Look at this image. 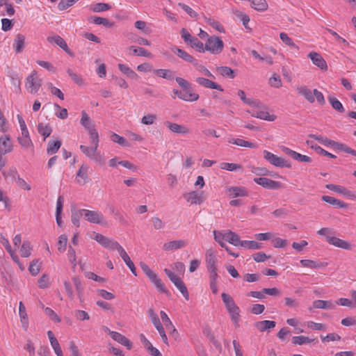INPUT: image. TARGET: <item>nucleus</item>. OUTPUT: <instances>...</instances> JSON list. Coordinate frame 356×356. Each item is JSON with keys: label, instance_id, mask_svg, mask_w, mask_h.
Masks as SVG:
<instances>
[{"label": "nucleus", "instance_id": "f257e3e1", "mask_svg": "<svg viewBox=\"0 0 356 356\" xmlns=\"http://www.w3.org/2000/svg\"><path fill=\"white\" fill-rule=\"evenodd\" d=\"M175 80L178 85L182 88L183 100L186 102H195L199 99L200 96L195 92L192 85L186 79L181 77H176Z\"/></svg>", "mask_w": 356, "mask_h": 356}, {"label": "nucleus", "instance_id": "f03ea898", "mask_svg": "<svg viewBox=\"0 0 356 356\" xmlns=\"http://www.w3.org/2000/svg\"><path fill=\"white\" fill-rule=\"evenodd\" d=\"M224 48V42L221 38L216 35L209 37L204 44V52L206 51L212 54H220Z\"/></svg>", "mask_w": 356, "mask_h": 356}, {"label": "nucleus", "instance_id": "7ed1b4c3", "mask_svg": "<svg viewBox=\"0 0 356 356\" xmlns=\"http://www.w3.org/2000/svg\"><path fill=\"white\" fill-rule=\"evenodd\" d=\"M83 218L90 223L101 225H107L104 216L99 211H92L83 209Z\"/></svg>", "mask_w": 356, "mask_h": 356}, {"label": "nucleus", "instance_id": "20e7f679", "mask_svg": "<svg viewBox=\"0 0 356 356\" xmlns=\"http://www.w3.org/2000/svg\"><path fill=\"white\" fill-rule=\"evenodd\" d=\"M42 85V81L38 77L36 71H33L26 80L25 88L31 94H35L38 92Z\"/></svg>", "mask_w": 356, "mask_h": 356}, {"label": "nucleus", "instance_id": "39448f33", "mask_svg": "<svg viewBox=\"0 0 356 356\" xmlns=\"http://www.w3.org/2000/svg\"><path fill=\"white\" fill-rule=\"evenodd\" d=\"M326 188L334 191L339 194L343 195L350 200H356V193L354 191H350L344 186L328 184L325 186Z\"/></svg>", "mask_w": 356, "mask_h": 356}, {"label": "nucleus", "instance_id": "423d86ee", "mask_svg": "<svg viewBox=\"0 0 356 356\" xmlns=\"http://www.w3.org/2000/svg\"><path fill=\"white\" fill-rule=\"evenodd\" d=\"M264 157L270 164L275 167H288L286 162L277 155L267 151H264Z\"/></svg>", "mask_w": 356, "mask_h": 356}, {"label": "nucleus", "instance_id": "0eeeda50", "mask_svg": "<svg viewBox=\"0 0 356 356\" xmlns=\"http://www.w3.org/2000/svg\"><path fill=\"white\" fill-rule=\"evenodd\" d=\"M184 199L191 204H201L204 200L203 192L193 191L183 195Z\"/></svg>", "mask_w": 356, "mask_h": 356}, {"label": "nucleus", "instance_id": "6e6552de", "mask_svg": "<svg viewBox=\"0 0 356 356\" xmlns=\"http://www.w3.org/2000/svg\"><path fill=\"white\" fill-rule=\"evenodd\" d=\"M261 107L262 106L261 104L260 103L259 107H257V109L253 110L252 112H250V113L254 118H257L269 122L275 121V119L277 118L276 115H270L266 110H260L259 108Z\"/></svg>", "mask_w": 356, "mask_h": 356}, {"label": "nucleus", "instance_id": "1a4fd4ad", "mask_svg": "<svg viewBox=\"0 0 356 356\" xmlns=\"http://www.w3.org/2000/svg\"><path fill=\"white\" fill-rule=\"evenodd\" d=\"M254 181L257 184L268 189H277L281 184L278 181L272 180L266 177H257L254 179Z\"/></svg>", "mask_w": 356, "mask_h": 356}, {"label": "nucleus", "instance_id": "9d476101", "mask_svg": "<svg viewBox=\"0 0 356 356\" xmlns=\"http://www.w3.org/2000/svg\"><path fill=\"white\" fill-rule=\"evenodd\" d=\"M326 241L329 244L343 250H350L352 249L350 243L335 236H326Z\"/></svg>", "mask_w": 356, "mask_h": 356}, {"label": "nucleus", "instance_id": "9b49d317", "mask_svg": "<svg viewBox=\"0 0 356 356\" xmlns=\"http://www.w3.org/2000/svg\"><path fill=\"white\" fill-rule=\"evenodd\" d=\"M147 277L159 292L170 295L169 291L165 287L164 283L156 273H154Z\"/></svg>", "mask_w": 356, "mask_h": 356}, {"label": "nucleus", "instance_id": "f8f14e48", "mask_svg": "<svg viewBox=\"0 0 356 356\" xmlns=\"http://www.w3.org/2000/svg\"><path fill=\"white\" fill-rule=\"evenodd\" d=\"M308 57L315 65L318 66L321 70H326L327 69V63L321 54L312 51L308 54Z\"/></svg>", "mask_w": 356, "mask_h": 356}, {"label": "nucleus", "instance_id": "ddd939ff", "mask_svg": "<svg viewBox=\"0 0 356 356\" xmlns=\"http://www.w3.org/2000/svg\"><path fill=\"white\" fill-rule=\"evenodd\" d=\"M195 81L197 83L205 87L206 88L215 89L221 92L223 91V88L221 87V86L208 79L204 77H197L195 79Z\"/></svg>", "mask_w": 356, "mask_h": 356}, {"label": "nucleus", "instance_id": "4468645a", "mask_svg": "<svg viewBox=\"0 0 356 356\" xmlns=\"http://www.w3.org/2000/svg\"><path fill=\"white\" fill-rule=\"evenodd\" d=\"M110 336L114 341L125 346L128 350L131 349L133 346L132 343L125 336L122 335V334L118 332H110Z\"/></svg>", "mask_w": 356, "mask_h": 356}, {"label": "nucleus", "instance_id": "2eb2a0df", "mask_svg": "<svg viewBox=\"0 0 356 356\" xmlns=\"http://www.w3.org/2000/svg\"><path fill=\"white\" fill-rule=\"evenodd\" d=\"M187 243L184 240H175L165 243L163 245L164 251H171L186 247Z\"/></svg>", "mask_w": 356, "mask_h": 356}, {"label": "nucleus", "instance_id": "dca6fc26", "mask_svg": "<svg viewBox=\"0 0 356 356\" xmlns=\"http://www.w3.org/2000/svg\"><path fill=\"white\" fill-rule=\"evenodd\" d=\"M205 256L207 270L217 269V257L215 252L212 249H209L207 250Z\"/></svg>", "mask_w": 356, "mask_h": 356}, {"label": "nucleus", "instance_id": "f3484780", "mask_svg": "<svg viewBox=\"0 0 356 356\" xmlns=\"http://www.w3.org/2000/svg\"><path fill=\"white\" fill-rule=\"evenodd\" d=\"M17 140L21 147L24 149H29L33 147L29 131L21 132V136L17 138Z\"/></svg>", "mask_w": 356, "mask_h": 356}, {"label": "nucleus", "instance_id": "a211bd4d", "mask_svg": "<svg viewBox=\"0 0 356 356\" xmlns=\"http://www.w3.org/2000/svg\"><path fill=\"white\" fill-rule=\"evenodd\" d=\"M166 127L172 132L179 134H187L190 132V130L186 126L179 124L177 123L166 121L165 122Z\"/></svg>", "mask_w": 356, "mask_h": 356}, {"label": "nucleus", "instance_id": "6ab92c4d", "mask_svg": "<svg viewBox=\"0 0 356 356\" xmlns=\"http://www.w3.org/2000/svg\"><path fill=\"white\" fill-rule=\"evenodd\" d=\"M71 221L76 227H80V218H83V209H79L75 206L71 207Z\"/></svg>", "mask_w": 356, "mask_h": 356}, {"label": "nucleus", "instance_id": "aec40b11", "mask_svg": "<svg viewBox=\"0 0 356 356\" xmlns=\"http://www.w3.org/2000/svg\"><path fill=\"white\" fill-rule=\"evenodd\" d=\"M229 196L231 197H246L248 195V191L243 186H232L227 188Z\"/></svg>", "mask_w": 356, "mask_h": 356}, {"label": "nucleus", "instance_id": "412c9836", "mask_svg": "<svg viewBox=\"0 0 356 356\" xmlns=\"http://www.w3.org/2000/svg\"><path fill=\"white\" fill-rule=\"evenodd\" d=\"M284 152L290 156L293 159L300 161V162H306L309 163L312 161V159L306 155H302L298 152H296V151H293L288 147H285L284 149Z\"/></svg>", "mask_w": 356, "mask_h": 356}, {"label": "nucleus", "instance_id": "4be33fe9", "mask_svg": "<svg viewBox=\"0 0 356 356\" xmlns=\"http://www.w3.org/2000/svg\"><path fill=\"white\" fill-rule=\"evenodd\" d=\"M19 314L20 317V321L23 329L26 331L29 327V319L28 315L26 311V307L22 302H19Z\"/></svg>", "mask_w": 356, "mask_h": 356}, {"label": "nucleus", "instance_id": "5701e85b", "mask_svg": "<svg viewBox=\"0 0 356 356\" xmlns=\"http://www.w3.org/2000/svg\"><path fill=\"white\" fill-rule=\"evenodd\" d=\"M152 72L158 77L167 80H172L175 79V72L170 69H154Z\"/></svg>", "mask_w": 356, "mask_h": 356}, {"label": "nucleus", "instance_id": "b1692460", "mask_svg": "<svg viewBox=\"0 0 356 356\" xmlns=\"http://www.w3.org/2000/svg\"><path fill=\"white\" fill-rule=\"evenodd\" d=\"M171 49L172 52L175 53L178 57L181 58V59L188 63L193 64L194 62L196 60V59L194 58L192 56H191L186 51L179 47H174Z\"/></svg>", "mask_w": 356, "mask_h": 356}, {"label": "nucleus", "instance_id": "393cba45", "mask_svg": "<svg viewBox=\"0 0 356 356\" xmlns=\"http://www.w3.org/2000/svg\"><path fill=\"white\" fill-rule=\"evenodd\" d=\"M296 90L298 95L303 96L309 103H314L315 102L313 91L308 87L300 86L297 88Z\"/></svg>", "mask_w": 356, "mask_h": 356}, {"label": "nucleus", "instance_id": "a878e982", "mask_svg": "<svg viewBox=\"0 0 356 356\" xmlns=\"http://www.w3.org/2000/svg\"><path fill=\"white\" fill-rule=\"evenodd\" d=\"M171 282L179 290V291L181 293L185 299L188 300L189 299V293L182 280L178 276H177L172 280H171Z\"/></svg>", "mask_w": 356, "mask_h": 356}, {"label": "nucleus", "instance_id": "bb28decb", "mask_svg": "<svg viewBox=\"0 0 356 356\" xmlns=\"http://www.w3.org/2000/svg\"><path fill=\"white\" fill-rule=\"evenodd\" d=\"M306 143L308 146H309L312 149H314L317 154H322L326 156H328L331 159H335L336 156L328 152L327 151L325 150L322 147H321L319 145L316 144L314 141L307 140L306 141Z\"/></svg>", "mask_w": 356, "mask_h": 356}, {"label": "nucleus", "instance_id": "cd10ccee", "mask_svg": "<svg viewBox=\"0 0 356 356\" xmlns=\"http://www.w3.org/2000/svg\"><path fill=\"white\" fill-rule=\"evenodd\" d=\"M275 325L276 323L274 321L264 320L256 322L254 323V327L260 332H264L267 330L274 328Z\"/></svg>", "mask_w": 356, "mask_h": 356}, {"label": "nucleus", "instance_id": "c85d7f7f", "mask_svg": "<svg viewBox=\"0 0 356 356\" xmlns=\"http://www.w3.org/2000/svg\"><path fill=\"white\" fill-rule=\"evenodd\" d=\"M25 36L21 33L16 35L13 42V49L15 53H20L24 47Z\"/></svg>", "mask_w": 356, "mask_h": 356}, {"label": "nucleus", "instance_id": "c756f323", "mask_svg": "<svg viewBox=\"0 0 356 356\" xmlns=\"http://www.w3.org/2000/svg\"><path fill=\"white\" fill-rule=\"evenodd\" d=\"M321 200L330 204L334 206L337 208H339V209H343V208H346L347 207V204L345 202H343V201L336 199L331 196L323 195V196H322Z\"/></svg>", "mask_w": 356, "mask_h": 356}, {"label": "nucleus", "instance_id": "7c9ffc66", "mask_svg": "<svg viewBox=\"0 0 356 356\" xmlns=\"http://www.w3.org/2000/svg\"><path fill=\"white\" fill-rule=\"evenodd\" d=\"M228 143L234 145H236L241 147H249V148H257L258 145L256 143L245 140L241 138H229Z\"/></svg>", "mask_w": 356, "mask_h": 356}, {"label": "nucleus", "instance_id": "2f4dec72", "mask_svg": "<svg viewBox=\"0 0 356 356\" xmlns=\"http://www.w3.org/2000/svg\"><path fill=\"white\" fill-rule=\"evenodd\" d=\"M47 41L50 43H56L61 49L65 50L66 52H69V49L66 42L59 35L49 36L47 38Z\"/></svg>", "mask_w": 356, "mask_h": 356}, {"label": "nucleus", "instance_id": "473e14b6", "mask_svg": "<svg viewBox=\"0 0 356 356\" xmlns=\"http://www.w3.org/2000/svg\"><path fill=\"white\" fill-rule=\"evenodd\" d=\"M300 264L303 267H307L312 269L320 268L327 266V263L317 262L316 261L310 259H301L300 261Z\"/></svg>", "mask_w": 356, "mask_h": 356}, {"label": "nucleus", "instance_id": "72a5a7b5", "mask_svg": "<svg viewBox=\"0 0 356 356\" xmlns=\"http://www.w3.org/2000/svg\"><path fill=\"white\" fill-rule=\"evenodd\" d=\"M80 123L88 132L89 131V130L95 128L91 119L90 118L87 113L84 111L81 112V118L80 120Z\"/></svg>", "mask_w": 356, "mask_h": 356}, {"label": "nucleus", "instance_id": "f704fd0d", "mask_svg": "<svg viewBox=\"0 0 356 356\" xmlns=\"http://www.w3.org/2000/svg\"><path fill=\"white\" fill-rule=\"evenodd\" d=\"M313 306L317 309H333L335 305L330 300H317L313 302Z\"/></svg>", "mask_w": 356, "mask_h": 356}, {"label": "nucleus", "instance_id": "c9c22d12", "mask_svg": "<svg viewBox=\"0 0 356 356\" xmlns=\"http://www.w3.org/2000/svg\"><path fill=\"white\" fill-rule=\"evenodd\" d=\"M118 68L127 77H129L131 79H134V80L138 79V74L132 69H131L129 66H127L124 64L120 63V64H118Z\"/></svg>", "mask_w": 356, "mask_h": 356}, {"label": "nucleus", "instance_id": "e433bc0d", "mask_svg": "<svg viewBox=\"0 0 356 356\" xmlns=\"http://www.w3.org/2000/svg\"><path fill=\"white\" fill-rule=\"evenodd\" d=\"M226 241L234 246H241L242 241L240 240L239 236L230 230L227 231Z\"/></svg>", "mask_w": 356, "mask_h": 356}, {"label": "nucleus", "instance_id": "4c0bfd02", "mask_svg": "<svg viewBox=\"0 0 356 356\" xmlns=\"http://www.w3.org/2000/svg\"><path fill=\"white\" fill-rule=\"evenodd\" d=\"M238 95L240 97V99L248 105L254 107H259V105L260 104V102H259L258 100L247 98L245 92L242 90H239L238 91Z\"/></svg>", "mask_w": 356, "mask_h": 356}, {"label": "nucleus", "instance_id": "58836bf2", "mask_svg": "<svg viewBox=\"0 0 356 356\" xmlns=\"http://www.w3.org/2000/svg\"><path fill=\"white\" fill-rule=\"evenodd\" d=\"M251 3L252 8L257 11H265L268 9V3L266 0H248Z\"/></svg>", "mask_w": 356, "mask_h": 356}, {"label": "nucleus", "instance_id": "ea45409f", "mask_svg": "<svg viewBox=\"0 0 356 356\" xmlns=\"http://www.w3.org/2000/svg\"><path fill=\"white\" fill-rule=\"evenodd\" d=\"M232 321L236 326H238L240 309L237 305L227 310Z\"/></svg>", "mask_w": 356, "mask_h": 356}, {"label": "nucleus", "instance_id": "a19ab883", "mask_svg": "<svg viewBox=\"0 0 356 356\" xmlns=\"http://www.w3.org/2000/svg\"><path fill=\"white\" fill-rule=\"evenodd\" d=\"M329 102L330 103L332 107L339 113H344L345 108L342 104L334 97H327Z\"/></svg>", "mask_w": 356, "mask_h": 356}, {"label": "nucleus", "instance_id": "79ce46f5", "mask_svg": "<svg viewBox=\"0 0 356 356\" xmlns=\"http://www.w3.org/2000/svg\"><path fill=\"white\" fill-rule=\"evenodd\" d=\"M97 149V146L94 145L93 147H89L85 145H81L80 149L81 151L85 154L89 159H95V153Z\"/></svg>", "mask_w": 356, "mask_h": 356}, {"label": "nucleus", "instance_id": "37998d69", "mask_svg": "<svg viewBox=\"0 0 356 356\" xmlns=\"http://www.w3.org/2000/svg\"><path fill=\"white\" fill-rule=\"evenodd\" d=\"M61 146V141L60 140H56L54 141H49L48 143V146L47 149V152L48 154H53L58 152Z\"/></svg>", "mask_w": 356, "mask_h": 356}, {"label": "nucleus", "instance_id": "c03bdc74", "mask_svg": "<svg viewBox=\"0 0 356 356\" xmlns=\"http://www.w3.org/2000/svg\"><path fill=\"white\" fill-rule=\"evenodd\" d=\"M218 72L222 76L234 79L235 77L233 70L227 66H220L217 67Z\"/></svg>", "mask_w": 356, "mask_h": 356}, {"label": "nucleus", "instance_id": "a18cd8bd", "mask_svg": "<svg viewBox=\"0 0 356 356\" xmlns=\"http://www.w3.org/2000/svg\"><path fill=\"white\" fill-rule=\"evenodd\" d=\"M88 168L89 167L87 165L83 164L76 172V177L83 179V183H86L90 180L88 175Z\"/></svg>", "mask_w": 356, "mask_h": 356}, {"label": "nucleus", "instance_id": "49530a36", "mask_svg": "<svg viewBox=\"0 0 356 356\" xmlns=\"http://www.w3.org/2000/svg\"><path fill=\"white\" fill-rule=\"evenodd\" d=\"M204 20L207 24H208L209 26H212L213 29H215L216 31L224 33L225 29L222 26V25L218 21L215 20L213 18L211 17H204Z\"/></svg>", "mask_w": 356, "mask_h": 356}, {"label": "nucleus", "instance_id": "de8ad7c7", "mask_svg": "<svg viewBox=\"0 0 356 356\" xmlns=\"http://www.w3.org/2000/svg\"><path fill=\"white\" fill-rule=\"evenodd\" d=\"M111 6L106 3H96L90 6V10L95 13H100L110 10Z\"/></svg>", "mask_w": 356, "mask_h": 356}, {"label": "nucleus", "instance_id": "09e8293b", "mask_svg": "<svg viewBox=\"0 0 356 356\" xmlns=\"http://www.w3.org/2000/svg\"><path fill=\"white\" fill-rule=\"evenodd\" d=\"M38 131L42 136H44V138H46L51 135L52 129L48 124L39 123L38 125Z\"/></svg>", "mask_w": 356, "mask_h": 356}, {"label": "nucleus", "instance_id": "8fccbe9b", "mask_svg": "<svg viewBox=\"0 0 356 356\" xmlns=\"http://www.w3.org/2000/svg\"><path fill=\"white\" fill-rule=\"evenodd\" d=\"M241 247L251 250H259L262 248V245L254 241H242Z\"/></svg>", "mask_w": 356, "mask_h": 356}, {"label": "nucleus", "instance_id": "3c124183", "mask_svg": "<svg viewBox=\"0 0 356 356\" xmlns=\"http://www.w3.org/2000/svg\"><path fill=\"white\" fill-rule=\"evenodd\" d=\"M221 297L227 310L236 305L232 297H231L229 294L222 293L221 294Z\"/></svg>", "mask_w": 356, "mask_h": 356}, {"label": "nucleus", "instance_id": "603ef678", "mask_svg": "<svg viewBox=\"0 0 356 356\" xmlns=\"http://www.w3.org/2000/svg\"><path fill=\"white\" fill-rule=\"evenodd\" d=\"M220 168L222 170L231 172L237 171L242 169V166L241 165L233 163H221L220 164Z\"/></svg>", "mask_w": 356, "mask_h": 356}, {"label": "nucleus", "instance_id": "864d4df0", "mask_svg": "<svg viewBox=\"0 0 356 356\" xmlns=\"http://www.w3.org/2000/svg\"><path fill=\"white\" fill-rule=\"evenodd\" d=\"M32 248L30 242L24 241L20 249V254L22 257H29L31 254Z\"/></svg>", "mask_w": 356, "mask_h": 356}, {"label": "nucleus", "instance_id": "5fc2aeb1", "mask_svg": "<svg viewBox=\"0 0 356 356\" xmlns=\"http://www.w3.org/2000/svg\"><path fill=\"white\" fill-rule=\"evenodd\" d=\"M321 339L323 343H329L330 341H340L341 337L335 333H329L326 336L321 335Z\"/></svg>", "mask_w": 356, "mask_h": 356}, {"label": "nucleus", "instance_id": "6e6d98bb", "mask_svg": "<svg viewBox=\"0 0 356 356\" xmlns=\"http://www.w3.org/2000/svg\"><path fill=\"white\" fill-rule=\"evenodd\" d=\"M193 65L195 66L196 70L203 75L212 79H215V76L205 66L198 64L197 60L194 62Z\"/></svg>", "mask_w": 356, "mask_h": 356}, {"label": "nucleus", "instance_id": "4d7b16f0", "mask_svg": "<svg viewBox=\"0 0 356 356\" xmlns=\"http://www.w3.org/2000/svg\"><path fill=\"white\" fill-rule=\"evenodd\" d=\"M234 14L238 19H241V21L243 23V25L245 26V29H250L248 26L250 17L247 14H245L239 10H236L234 12Z\"/></svg>", "mask_w": 356, "mask_h": 356}, {"label": "nucleus", "instance_id": "13d9d810", "mask_svg": "<svg viewBox=\"0 0 356 356\" xmlns=\"http://www.w3.org/2000/svg\"><path fill=\"white\" fill-rule=\"evenodd\" d=\"M67 236L65 234H62L58 237L57 243L58 250L60 252H65L67 244Z\"/></svg>", "mask_w": 356, "mask_h": 356}, {"label": "nucleus", "instance_id": "bf43d9fd", "mask_svg": "<svg viewBox=\"0 0 356 356\" xmlns=\"http://www.w3.org/2000/svg\"><path fill=\"white\" fill-rule=\"evenodd\" d=\"M315 341V339H311L305 336H297L292 338V343L293 344L302 345L304 343H311Z\"/></svg>", "mask_w": 356, "mask_h": 356}, {"label": "nucleus", "instance_id": "052dcab7", "mask_svg": "<svg viewBox=\"0 0 356 356\" xmlns=\"http://www.w3.org/2000/svg\"><path fill=\"white\" fill-rule=\"evenodd\" d=\"M189 45L192 48L195 49L197 51L200 53H204V44H203V42L200 41L199 39L197 38L196 37H195L193 39L192 42L189 44Z\"/></svg>", "mask_w": 356, "mask_h": 356}, {"label": "nucleus", "instance_id": "680f3d73", "mask_svg": "<svg viewBox=\"0 0 356 356\" xmlns=\"http://www.w3.org/2000/svg\"><path fill=\"white\" fill-rule=\"evenodd\" d=\"M72 281H73L74 285L76 288L77 295H78L79 298L81 299L83 296V287L82 286L81 281L80 280V279L79 277H74L72 278Z\"/></svg>", "mask_w": 356, "mask_h": 356}, {"label": "nucleus", "instance_id": "e2e57ef3", "mask_svg": "<svg viewBox=\"0 0 356 356\" xmlns=\"http://www.w3.org/2000/svg\"><path fill=\"white\" fill-rule=\"evenodd\" d=\"M76 0H60L58 4L59 10H65L76 3Z\"/></svg>", "mask_w": 356, "mask_h": 356}, {"label": "nucleus", "instance_id": "0e129e2a", "mask_svg": "<svg viewBox=\"0 0 356 356\" xmlns=\"http://www.w3.org/2000/svg\"><path fill=\"white\" fill-rule=\"evenodd\" d=\"M280 38L285 44L295 49H298V46L293 42L292 39L289 38L286 33H280Z\"/></svg>", "mask_w": 356, "mask_h": 356}, {"label": "nucleus", "instance_id": "69168bd1", "mask_svg": "<svg viewBox=\"0 0 356 356\" xmlns=\"http://www.w3.org/2000/svg\"><path fill=\"white\" fill-rule=\"evenodd\" d=\"M131 49H133V52L134 54L138 56H145V57H151L152 54L150 52L145 49L142 47H135L134 46L131 47Z\"/></svg>", "mask_w": 356, "mask_h": 356}, {"label": "nucleus", "instance_id": "338daca9", "mask_svg": "<svg viewBox=\"0 0 356 356\" xmlns=\"http://www.w3.org/2000/svg\"><path fill=\"white\" fill-rule=\"evenodd\" d=\"M178 6L183 9L191 17L197 18L198 15L197 13L190 6L182 3H179Z\"/></svg>", "mask_w": 356, "mask_h": 356}, {"label": "nucleus", "instance_id": "774afa93", "mask_svg": "<svg viewBox=\"0 0 356 356\" xmlns=\"http://www.w3.org/2000/svg\"><path fill=\"white\" fill-rule=\"evenodd\" d=\"M67 72L71 79L79 86L83 84V79L77 74L74 73L72 70L67 69Z\"/></svg>", "mask_w": 356, "mask_h": 356}]
</instances>
